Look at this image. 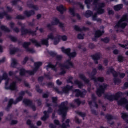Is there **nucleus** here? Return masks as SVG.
Listing matches in <instances>:
<instances>
[{
  "label": "nucleus",
  "instance_id": "obj_26",
  "mask_svg": "<svg viewBox=\"0 0 128 128\" xmlns=\"http://www.w3.org/2000/svg\"><path fill=\"white\" fill-rule=\"evenodd\" d=\"M80 78L82 80L84 81V82L86 84H90V80L88 78H86V77L84 76V75L82 74H80Z\"/></svg>",
  "mask_w": 128,
  "mask_h": 128
},
{
  "label": "nucleus",
  "instance_id": "obj_8",
  "mask_svg": "<svg viewBox=\"0 0 128 128\" xmlns=\"http://www.w3.org/2000/svg\"><path fill=\"white\" fill-rule=\"evenodd\" d=\"M97 72L96 69H94L91 74H88L90 78H91L92 80H94L96 84H98V82H103L104 81V78L100 77L96 78L94 76L96 74Z\"/></svg>",
  "mask_w": 128,
  "mask_h": 128
},
{
  "label": "nucleus",
  "instance_id": "obj_47",
  "mask_svg": "<svg viewBox=\"0 0 128 128\" xmlns=\"http://www.w3.org/2000/svg\"><path fill=\"white\" fill-rule=\"evenodd\" d=\"M17 72H18V71H16V72H14L10 71L9 72V76H16V74Z\"/></svg>",
  "mask_w": 128,
  "mask_h": 128
},
{
  "label": "nucleus",
  "instance_id": "obj_29",
  "mask_svg": "<svg viewBox=\"0 0 128 128\" xmlns=\"http://www.w3.org/2000/svg\"><path fill=\"white\" fill-rule=\"evenodd\" d=\"M28 8H32L33 10H39L38 6L34 5L32 2H28Z\"/></svg>",
  "mask_w": 128,
  "mask_h": 128
},
{
  "label": "nucleus",
  "instance_id": "obj_7",
  "mask_svg": "<svg viewBox=\"0 0 128 128\" xmlns=\"http://www.w3.org/2000/svg\"><path fill=\"white\" fill-rule=\"evenodd\" d=\"M68 102L66 101L62 103V104L58 106L59 110H58V114L62 116V122H64V120H66V112H68Z\"/></svg>",
  "mask_w": 128,
  "mask_h": 128
},
{
  "label": "nucleus",
  "instance_id": "obj_36",
  "mask_svg": "<svg viewBox=\"0 0 128 128\" xmlns=\"http://www.w3.org/2000/svg\"><path fill=\"white\" fill-rule=\"evenodd\" d=\"M24 14L25 16H28V18H29V16H34V14L35 13H34V11L32 10L30 12L26 11Z\"/></svg>",
  "mask_w": 128,
  "mask_h": 128
},
{
  "label": "nucleus",
  "instance_id": "obj_52",
  "mask_svg": "<svg viewBox=\"0 0 128 128\" xmlns=\"http://www.w3.org/2000/svg\"><path fill=\"white\" fill-rule=\"evenodd\" d=\"M84 34H79L78 35V38L79 40H84Z\"/></svg>",
  "mask_w": 128,
  "mask_h": 128
},
{
  "label": "nucleus",
  "instance_id": "obj_62",
  "mask_svg": "<svg viewBox=\"0 0 128 128\" xmlns=\"http://www.w3.org/2000/svg\"><path fill=\"white\" fill-rule=\"evenodd\" d=\"M18 0L12 1V6H16V4H18Z\"/></svg>",
  "mask_w": 128,
  "mask_h": 128
},
{
  "label": "nucleus",
  "instance_id": "obj_39",
  "mask_svg": "<svg viewBox=\"0 0 128 128\" xmlns=\"http://www.w3.org/2000/svg\"><path fill=\"white\" fill-rule=\"evenodd\" d=\"M122 118L124 120L126 121V122L128 124V114L126 113H122Z\"/></svg>",
  "mask_w": 128,
  "mask_h": 128
},
{
  "label": "nucleus",
  "instance_id": "obj_4",
  "mask_svg": "<svg viewBox=\"0 0 128 128\" xmlns=\"http://www.w3.org/2000/svg\"><path fill=\"white\" fill-rule=\"evenodd\" d=\"M60 68L61 72H60V76H64L66 73V70L70 68H74V64L72 62L70 61V59L67 60L64 64H62L60 62L56 63V66L52 65L51 63H49L48 66H46V69L48 70L50 68H52L54 72H58V66Z\"/></svg>",
  "mask_w": 128,
  "mask_h": 128
},
{
  "label": "nucleus",
  "instance_id": "obj_50",
  "mask_svg": "<svg viewBox=\"0 0 128 128\" xmlns=\"http://www.w3.org/2000/svg\"><path fill=\"white\" fill-rule=\"evenodd\" d=\"M77 6H78L80 7V8L82 10H84V5H82V4L81 2H78L77 4Z\"/></svg>",
  "mask_w": 128,
  "mask_h": 128
},
{
  "label": "nucleus",
  "instance_id": "obj_10",
  "mask_svg": "<svg viewBox=\"0 0 128 128\" xmlns=\"http://www.w3.org/2000/svg\"><path fill=\"white\" fill-rule=\"evenodd\" d=\"M24 94H26V92H21L20 94V96L16 100L15 102L14 101V100L10 99L8 106V108H10L12 104H18V102H22Z\"/></svg>",
  "mask_w": 128,
  "mask_h": 128
},
{
  "label": "nucleus",
  "instance_id": "obj_51",
  "mask_svg": "<svg viewBox=\"0 0 128 128\" xmlns=\"http://www.w3.org/2000/svg\"><path fill=\"white\" fill-rule=\"evenodd\" d=\"M36 90L39 94H42V90L40 89V86H36Z\"/></svg>",
  "mask_w": 128,
  "mask_h": 128
},
{
  "label": "nucleus",
  "instance_id": "obj_48",
  "mask_svg": "<svg viewBox=\"0 0 128 128\" xmlns=\"http://www.w3.org/2000/svg\"><path fill=\"white\" fill-rule=\"evenodd\" d=\"M79 116H82V118H84V116H86V114L82 112H77Z\"/></svg>",
  "mask_w": 128,
  "mask_h": 128
},
{
  "label": "nucleus",
  "instance_id": "obj_58",
  "mask_svg": "<svg viewBox=\"0 0 128 128\" xmlns=\"http://www.w3.org/2000/svg\"><path fill=\"white\" fill-rule=\"evenodd\" d=\"M48 86L49 88H54V83L50 82L49 84H48Z\"/></svg>",
  "mask_w": 128,
  "mask_h": 128
},
{
  "label": "nucleus",
  "instance_id": "obj_44",
  "mask_svg": "<svg viewBox=\"0 0 128 128\" xmlns=\"http://www.w3.org/2000/svg\"><path fill=\"white\" fill-rule=\"evenodd\" d=\"M118 60L120 62H122L124 60V58L122 56H120L118 57Z\"/></svg>",
  "mask_w": 128,
  "mask_h": 128
},
{
  "label": "nucleus",
  "instance_id": "obj_1",
  "mask_svg": "<svg viewBox=\"0 0 128 128\" xmlns=\"http://www.w3.org/2000/svg\"><path fill=\"white\" fill-rule=\"evenodd\" d=\"M85 4H86L88 10L92 8L94 10H96L97 12L92 16V20L98 22H102V20L98 18V14H104V8L106 6V3L100 2V0H85Z\"/></svg>",
  "mask_w": 128,
  "mask_h": 128
},
{
  "label": "nucleus",
  "instance_id": "obj_40",
  "mask_svg": "<svg viewBox=\"0 0 128 128\" xmlns=\"http://www.w3.org/2000/svg\"><path fill=\"white\" fill-rule=\"evenodd\" d=\"M124 44H126V45L122 44H119L121 48H126L128 50V41H126L124 42Z\"/></svg>",
  "mask_w": 128,
  "mask_h": 128
},
{
  "label": "nucleus",
  "instance_id": "obj_45",
  "mask_svg": "<svg viewBox=\"0 0 128 128\" xmlns=\"http://www.w3.org/2000/svg\"><path fill=\"white\" fill-rule=\"evenodd\" d=\"M108 14L110 16H112L114 14V10H111L110 8H108Z\"/></svg>",
  "mask_w": 128,
  "mask_h": 128
},
{
  "label": "nucleus",
  "instance_id": "obj_63",
  "mask_svg": "<svg viewBox=\"0 0 128 128\" xmlns=\"http://www.w3.org/2000/svg\"><path fill=\"white\" fill-rule=\"evenodd\" d=\"M124 88H128V82H126V83L124 84Z\"/></svg>",
  "mask_w": 128,
  "mask_h": 128
},
{
  "label": "nucleus",
  "instance_id": "obj_24",
  "mask_svg": "<svg viewBox=\"0 0 128 128\" xmlns=\"http://www.w3.org/2000/svg\"><path fill=\"white\" fill-rule=\"evenodd\" d=\"M101 56H102V54H100V53L96 54L95 55L92 56V58L95 62V63L96 64H98V60L100 58Z\"/></svg>",
  "mask_w": 128,
  "mask_h": 128
},
{
  "label": "nucleus",
  "instance_id": "obj_38",
  "mask_svg": "<svg viewBox=\"0 0 128 128\" xmlns=\"http://www.w3.org/2000/svg\"><path fill=\"white\" fill-rule=\"evenodd\" d=\"M0 28L2 30H3V32H10V30L8 28L4 26H0Z\"/></svg>",
  "mask_w": 128,
  "mask_h": 128
},
{
  "label": "nucleus",
  "instance_id": "obj_11",
  "mask_svg": "<svg viewBox=\"0 0 128 128\" xmlns=\"http://www.w3.org/2000/svg\"><path fill=\"white\" fill-rule=\"evenodd\" d=\"M18 26H22V36H24V34H31V36H36V32H32V30L24 28V24H22V22H18Z\"/></svg>",
  "mask_w": 128,
  "mask_h": 128
},
{
  "label": "nucleus",
  "instance_id": "obj_17",
  "mask_svg": "<svg viewBox=\"0 0 128 128\" xmlns=\"http://www.w3.org/2000/svg\"><path fill=\"white\" fill-rule=\"evenodd\" d=\"M24 104H25L27 106H30L34 112L36 110V106L32 104V102L28 99H24L23 102Z\"/></svg>",
  "mask_w": 128,
  "mask_h": 128
},
{
  "label": "nucleus",
  "instance_id": "obj_19",
  "mask_svg": "<svg viewBox=\"0 0 128 128\" xmlns=\"http://www.w3.org/2000/svg\"><path fill=\"white\" fill-rule=\"evenodd\" d=\"M96 95L93 94L92 95V101L89 102V104L90 106H94V108H98V106L96 104Z\"/></svg>",
  "mask_w": 128,
  "mask_h": 128
},
{
  "label": "nucleus",
  "instance_id": "obj_16",
  "mask_svg": "<svg viewBox=\"0 0 128 128\" xmlns=\"http://www.w3.org/2000/svg\"><path fill=\"white\" fill-rule=\"evenodd\" d=\"M30 46V42H25L23 44L24 48L26 50V52H30V54H34L36 53V50L34 48H30L28 46Z\"/></svg>",
  "mask_w": 128,
  "mask_h": 128
},
{
  "label": "nucleus",
  "instance_id": "obj_32",
  "mask_svg": "<svg viewBox=\"0 0 128 128\" xmlns=\"http://www.w3.org/2000/svg\"><path fill=\"white\" fill-rule=\"evenodd\" d=\"M18 66V60L16 58H12L11 66L12 68H16Z\"/></svg>",
  "mask_w": 128,
  "mask_h": 128
},
{
  "label": "nucleus",
  "instance_id": "obj_42",
  "mask_svg": "<svg viewBox=\"0 0 128 128\" xmlns=\"http://www.w3.org/2000/svg\"><path fill=\"white\" fill-rule=\"evenodd\" d=\"M92 12L91 11H87L85 14V16L86 18H90L92 16Z\"/></svg>",
  "mask_w": 128,
  "mask_h": 128
},
{
  "label": "nucleus",
  "instance_id": "obj_18",
  "mask_svg": "<svg viewBox=\"0 0 128 128\" xmlns=\"http://www.w3.org/2000/svg\"><path fill=\"white\" fill-rule=\"evenodd\" d=\"M73 92L76 93V96L78 98H84V96L86 94V90H84V92H82L79 90H72Z\"/></svg>",
  "mask_w": 128,
  "mask_h": 128
},
{
  "label": "nucleus",
  "instance_id": "obj_9",
  "mask_svg": "<svg viewBox=\"0 0 128 128\" xmlns=\"http://www.w3.org/2000/svg\"><path fill=\"white\" fill-rule=\"evenodd\" d=\"M122 96V92H118L115 94L112 95L110 94H104L105 98H106L108 100H118Z\"/></svg>",
  "mask_w": 128,
  "mask_h": 128
},
{
  "label": "nucleus",
  "instance_id": "obj_27",
  "mask_svg": "<svg viewBox=\"0 0 128 128\" xmlns=\"http://www.w3.org/2000/svg\"><path fill=\"white\" fill-rule=\"evenodd\" d=\"M57 10L62 14L64 12H66V7L62 5H60V6L57 7Z\"/></svg>",
  "mask_w": 128,
  "mask_h": 128
},
{
  "label": "nucleus",
  "instance_id": "obj_21",
  "mask_svg": "<svg viewBox=\"0 0 128 128\" xmlns=\"http://www.w3.org/2000/svg\"><path fill=\"white\" fill-rule=\"evenodd\" d=\"M81 104H86V101H83L82 102L79 99H76L75 100L72 104H70V106H71V108H76V104L80 106Z\"/></svg>",
  "mask_w": 128,
  "mask_h": 128
},
{
  "label": "nucleus",
  "instance_id": "obj_35",
  "mask_svg": "<svg viewBox=\"0 0 128 128\" xmlns=\"http://www.w3.org/2000/svg\"><path fill=\"white\" fill-rule=\"evenodd\" d=\"M124 8V5L122 4H118L114 6V10L116 12H118V10H122Z\"/></svg>",
  "mask_w": 128,
  "mask_h": 128
},
{
  "label": "nucleus",
  "instance_id": "obj_23",
  "mask_svg": "<svg viewBox=\"0 0 128 128\" xmlns=\"http://www.w3.org/2000/svg\"><path fill=\"white\" fill-rule=\"evenodd\" d=\"M48 52L52 56H56L57 60H62V56L56 55V52L52 51H49Z\"/></svg>",
  "mask_w": 128,
  "mask_h": 128
},
{
  "label": "nucleus",
  "instance_id": "obj_49",
  "mask_svg": "<svg viewBox=\"0 0 128 128\" xmlns=\"http://www.w3.org/2000/svg\"><path fill=\"white\" fill-rule=\"evenodd\" d=\"M102 42H105V44H108V42H110V38H105L104 39H102Z\"/></svg>",
  "mask_w": 128,
  "mask_h": 128
},
{
  "label": "nucleus",
  "instance_id": "obj_25",
  "mask_svg": "<svg viewBox=\"0 0 128 128\" xmlns=\"http://www.w3.org/2000/svg\"><path fill=\"white\" fill-rule=\"evenodd\" d=\"M73 88L74 87L72 86H70L68 85L66 86L63 88V92L64 94H68V92H70V90H72Z\"/></svg>",
  "mask_w": 128,
  "mask_h": 128
},
{
  "label": "nucleus",
  "instance_id": "obj_59",
  "mask_svg": "<svg viewBox=\"0 0 128 128\" xmlns=\"http://www.w3.org/2000/svg\"><path fill=\"white\" fill-rule=\"evenodd\" d=\"M54 122L56 126H60V121L58 120H55L54 121Z\"/></svg>",
  "mask_w": 128,
  "mask_h": 128
},
{
  "label": "nucleus",
  "instance_id": "obj_14",
  "mask_svg": "<svg viewBox=\"0 0 128 128\" xmlns=\"http://www.w3.org/2000/svg\"><path fill=\"white\" fill-rule=\"evenodd\" d=\"M47 106L49 108L48 110V112H44V116L42 117V120H44V122H46L48 118L49 114H51V112H52V109L50 108V106H52V105L50 104H47Z\"/></svg>",
  "mask_w": 128,
  "mask_h": 128
},
{
  "label": "nucleus",
  "instance_id": "obj_56",
  "mask_svg": "<svg viewBox=\"0 0 128 128\" xmlns=\"http://www.w3.org/2000/svg\"><path fill=\"white\" fill-rule=\"evenodd\" d=\"M28 60V57H26L24 60L22 62V64H26V62Z\"/></svg>",
  "mask_w": 128,
  "mask_h": 128
},
{
  "label": "nucleus",
  "instance_id": "obj_13",
  "mask_svg": "<svg viewBox=\"0 0 128 128\" xmlns=\"http://www.w3.org/2000/svg\"><path fill=\"white\" fill-rule=\"evenodd\" d=\"M99 88L97 89L96 94L98 96H100L102 94H104V90H106V88H108V84H104L103 85L98 84Z\"/></svg>",
  "mask_w": 128,
  "mask_h": 128
},
{
  "label": "nucleus",
  "instance_id": "obj_34",
  "mask_svg": "<svg viewBox=\"0 0 128 128\" xmlns=\"http://www.w3.org/2000/svg\"><path fill=\"white\" fill-rule=\"evenodd\" d=\"M74 84H76V86H78L79 88H84V85L82 84V82L80 81L76 80L74 82Z\"/></svg>",
  "mask_w": 128,
  "mask_h": 128
},
{
  "label": "nucleus",
  "instance_id": "obj_64",
  "mask_svg": "<svg viewBox=\"0 0 128 128\" xmlns=\"http://www.w3.org/2000/svg\"><path fill=\"white\" fill-rule=\"evenodd\" d=\"M50 128H56V126L55 125H54V124H50Z\"/></svg>",
  "mask_w": 128,
  "mask_h": 128
},
{
  "label": "nucleus",
  "instance_id": "obj_20",
  "mask_svg": "<svg viewBox=\"0 0 128 128\" xmlns=\"http://www.w3.org/2000/svg\"><path fill=\"white\" fill-rule=\"evenodd\" d=\"M58 24L59 25L60 28H62L64 26V25L60 22V20L58 19V18H54L52 22V26H58Z\"/></svg>",
  "mask_w": 128,
  "mask_h": 128
},
{
  "label": "nucleus",
  "instance_id": "obj_53",
  "mask_svg": "<svg viewBox=\"0 0 128 128\" xmlns=\"http://www.w3.org/2000/svg\"><path fill=\"white\" fill-rule=\"evenodd\" d=\"M17 20H24V16L22 15H19L16 16Z\"/></svg>",
  "mask_w": 128,
  "mask_h": 128
},
{
  "label": "nucleus",
  "instance_id": "obj_54",
  "mask_svg": "<svg viewBox=\"0 0 128 128\" xmlns=\"http://www.w3.org/2000/svg\"><path fill=\"white\" fill-rule=\"evenodd\" d=\"M72 77H70L68 80H67L68 84H73L74 83L72 82Z\"/></svg>",
  "mask_w": 128,
  "mask_h": 128
},
{
  "label": "nucleus",
  "instance_id": "obj_46",
  "mask_svg": "<svg viewBox=\"0 0 128 128\" xmlns=\"http://www.w3.org/2000/svg\"><path fill=\"white\" fill-rule=\"evenodd\" d=\"M10 38L11 40H12V42H16L18 40V38H16L12 36H10Z\"/></svg>",
  "mask_w": 128,
  "mask_h": 128
},
{
  "label": "nucleus",
  "instance_id": "obj_30",
  "mask_svg": "<svg viewBox=\"0 0 128 128\" xmlns=\"http://www.w3.org/2000/svg\"><path fill=\"white\" fill-rule=\"evenodd\" d=\"M10 54H14L16 52H18V49L14 48V46L12 45L10 47Z\"/></svg>",
  "mask_w": 128,
  "mask_h": 128
},
{
  "label": "nucleus",
  "instance_id": "obj_41",
  "mask_svg": "<svg viewBox=\"0 0 128 128\" xmlns=\"http://www.w3.org/2000/svg\"><path fill=\"white\" fill-rule=\"evenodd\" d=\"M52 100L53 104H55V106H58V98L57 97H53L52 98Z\"/></svg>",
  "mask_w": 128,
  "mask_h": 128
},
{
  "label": "nucleus",
  "instance_id": "obj_22",
  "mask_svg": "<svg viewBox=\"0 0 128 128\" xmlns=\"http://www.w3.org/2000/svg\"><path fill=\"white\" fill-rule=\"evenodd\" d=\"M70 14H72V16H76L78 20H80V16L78 14H76V8H70Z\"/></svg>",
  "mask_w": 128,
  "mask_h": 128
},
{
  "label": "nucleus",
  "instance_id": "obj_31",
  "mask_svg": "<svg viewBox=\"0 0 128 128\" xmlns=\"http://www.w3.org/2000/svg\"><path fill=\"white\" fill-rule=\"evenodd\" d=\"M4 16H6L7 20H10V18H12L8 14V13H6V12H4V13H0V20H2V18H4Z\"/></svg>",
  "mask_w": 128,
  "mask_h": 128
},
{
  "label": "nucleus",
  "instance_id": "obj_28",
  "mask_svg": "<svg viewBox=\"0 0 128 128\" xmlns=\"http://www.w3.org/2000/svg\"><path fill=\"white\" fill-rule=\"evenodd\" d=\"M104 34V30L101 31L100 30H98L96 31L95 34V38H100V36H102V34Z\"/></svg>",
  "mask_w": 128,
  "mask_h": 128
},
{
  "label": "nucleus",
  "instance_id": "obj_6",
  "mask_svg": "<svg viewBox=\"0 0 128 128\" xmlns=\"http://www.w3.org/2000/svg\"><path fill=\"white\" fill-rule=\"evenodd\" d=\"M112 74L114 78V82L115 84H120L122 82V80L118 78V76H120V78H124L126 76V74L117 72L112 67L109 68L107 72V74Z\"/></svg>",
  "mask_w": 128,
  "mask_h": 128
},
{
  "label": "nucleus",
  "instance_id": "obj_60",
  "mask_svg": "<svg viewBox=\"0 0 128 128\" xmlns=\"http://www.w3.org/2000/svg\"><path fill=\"white\" fill-rule=\"evenodd\" d=\"M12 118H13L12 116L9 115L8 116V118H6V120H12Z\"/></svg>",
  "mask_w": 128,
  "mask_h": 128
},
{
  "label": "nucleus",
  "instance_id": "obj_61",
  "mask_svg": "<svg viewBox=\"0 0 128 128\" xmlns=\"http://www.w3.org/2000/svg\"><path fill=\"white\" fill-rule=\"evenodd\" d=\"M56 84L58 86H62V82L60 80H57Z\"/></svg>",
  "mask_w": 128,
  "mask_h": 128
},
{
  "label": "nucleus",
  "instance_id": "obj_15",
  "mask_svg": "<svg viewBox=\"0 0 128 128\" xmlns=\"http://www.w3.org/2000/svg\"><path fill=\"white\" fill-rule=\"evenodd\" d=\"M118 104L122 106H126V110H128V101L126 98H122L118 100Z\"/></svg>",
  "mask_w": 128,
  "mask_h": 128
},
{
  "label": "nucleus",
  "instance_id": "obj_37",
  "mask_svg": "<svg viewBox=\"0 0 128 128\" xmlns=\"http://www.w3.org/2000/svg\"><path fill=\"white\" fill-rule=\"evenodd\" d=\"M70 120H66V123H64L63 124L62 126V128H70Z\"/></svg>",
  "mask_w": 128,
  "mask_h": 128
},
{
  "label": "nucleus",
  "instance_id": "obj_43",
  "mask_svg": "<svg viewBox=\"0 0 128 128\" xmlns=\"http://www.w3.org/2000/svg\"><path fill=\"white\" fill-rule=\"evenodd\" d=\"M106 118H107L108 122H110V120H112L114 118V117L112 116V115L108 114L106 116Z\"/></svg>",
  "mask_w": 128,
  "mask_h": 128
},
{
  "label": "nucleus",
  "instance_id": "obj_55",
  "mask_svg": "<svg viewBox=\"0 0 128 128\" xmlns=\"http://www.w3.org/2000/svg\"><path fill=\"white\" fill-rule=\"evenodd\" d=\"M98 70H104V66H102V64H99L98 67Z\"/></svg>",
  "mask_w": 128,
  "mask_h": 128
},
{
  "label": "nucleus",
  "instance_id": "obj_2",
  "mask_svg": "<svg viewBox=\"0 0 128 128\" xmlns=\"http://www.w3.org/2000/svg\"><path fill=\"white\" fill-rule=\"evenodd\" d=\"M6 80L5 84L6 90H18V86L16 84L22 82V78L20 77H16L12 80L8 78V75L6 72H4L3 76H0V84H2V80Z\"/></svg>",
  "mask_w": 128,
  "mask_h": 128
},
{
  "label": "nucleus",
  "instance_id": "obj_12",
  "mask_svg": "<svg viewBox=\"0 0 128 128\" xmlns=\"http://www.w3.org/2000/svg\"><path fill=\"white\" fill-rule=\"evenodd\" d=\"M70 48H67L66 49L64 48H62V51L66 54H67L69 58H76V52H73L70 53Z\"/></svg>",
  "mask_w": 128,
  "mask_h": 128
},
{
  "label": "nucleus",
  "instance_id": "obj_33",
  "mask_svg": "<svg viewBox=\"0 0 128 128\" xmlns=\"http://www.w3.org/2000/svg\"><path fill=\"white\" fill-rule=\"evenodd\" d=\"M74 30L76 32H82L84 30V31L88 30V28H86L84 27H83L82 28H80L78 27V26H74Z\"/></svg>",
  "mask_w": 128,
  "mask_h": 128
},
{
  "label": "nucleus",
  "instance_id": "obj_3",
  "mask_svg": "<svg viewBox=\"0 0 128 128\" xmlns=\"http://www.w3.org/2000/svg\"><path fill=\"white\" fill-rule=\"evenodd\" d=\"M48 40H54V44L56 46L60 42V40H62L64 42H66L68 40V37L66 36H58L56 38L54 36V33H52L48 36V38L47 39H43L41 41V44L38 42V41L34 39L31 40L32 42L35 44L36 46L39 48L42 46V44H44L46 46H48Z\"/></svg>",
  "mask_w": 128,
  "mask_h": 128
},
{
  "label": "nucleus",
  "instance_id": "obj_57",
  "mask_svg": "<svg viewBox=\"0 0 128 128\" xmlns=\"http://www.w3.org/2000/svg\"><path fill=\"white\" fill-rule=\"evenodd\" d=\"M75 120L77 124H80V122H82V120H80L78 117L75 118Z\"/></svg>",
  "mask_w": 128,
  "mask_h": 128
},
{
  "label": "nucleus",
  "instance_id": "obj_5",
  "mask_svg": "<svg viewBox=\"0 0 128 128\" xmlns=\"http://www.w3.org/2000/svg\"><path fill=\"white\" fill-rule=\"evenodd\" d=\"M42 66V62H38L34 64L35 68L34 70L26 71L22 68H18V70L20 71V76H26V74H29V76H34V74L38 72V68Z\"/></svg>",
  "mask_w": 128,
  "mask_h": 128
}]
</instances>
